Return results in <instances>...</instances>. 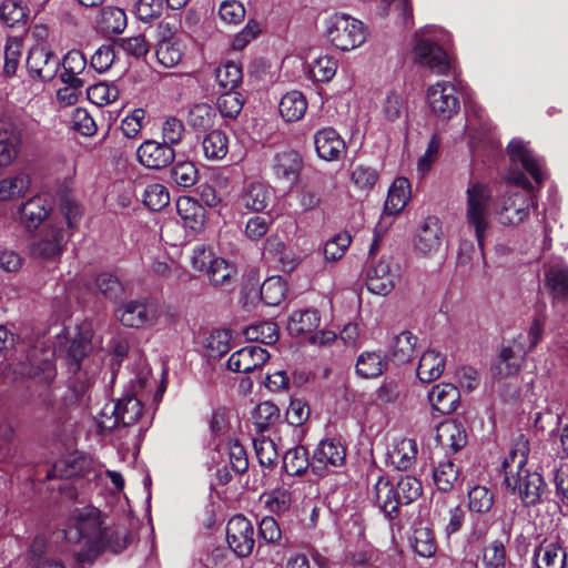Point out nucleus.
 <instances>
[{
  "instance_id": "nucleus-59",
  "label": "nucleus",
  "mask_w": 568,
  "mask_h": 568,
  "mask_svg": "<svg viewBox=\"0 0 568 568\" xmlns=\"http://www.w3.org/2000/svg\"><path fill=\"white\" fill-rule=\"evenodd\" d=\"M351 242L352 237L346 232L339 233L328 240L324 245L325 260L329 262L338 261L345 254Z\"/></svg>"
},
{
  "instance_id": "nucleus-44",
  "label": "nucleus",
  "mask_w": 568,
  "mask_h": 568,
  "mask_svg": "<svg viewBox=\"0 0 568 568\" xmlns=\"http://www.w3.org/2000/svg\"><path fill=\"white\" fill-rule=\"evenodd\" d=\"M280 417V408L272 402L260 403L252 412V420L258 433L275 425Z\"/></svg>"
},
{
  "instance_id": "nucleus-57",
  "label": "nucleus",
  "mask_w": 568,
  "mask_h": 568,
  "mask_svg": "<svg viewBox=\"0 0 568 568\" xmlns=\"http://www.w3.org/2000/svg\"><path fill=\"white\" fill-rule=\"evenodd\" d=\"M494 505V495L484 486H476L468 493V506L478 514L488 513Z\"/></svg>"
},
{
  "instance_id": "nucleus-64",
  "label": "nucleus",
  "mask_w": 568,
  "mask_h": 568,
  "mask_svg": "<svg viewBox=\"0 0 568 568\" xmlns=\"http://www.w3.org/2000/svg\"><path fill=\"white\" fill-rule=\"evenodd\" d=\"M291 493L285 488L272 490L265 499V506L272 513L282 514L291 507Z\"/></svg>"
},
{
  "instance_id": "nucleus-1",
  "label": "nucleus",
  "mask_w": 568,
  "mask_h": 568,
  "mask_svg": "<svg viewBox=\"0 0 568 568\" xmlns=\"http://www.w3.org/2000/svg\"><path fill=\"white\" fill-rule=\"evenodd\" d=\"M114 531L102 527L99 509L84 507L75 509L70 519L64 537L77 548L73 557L78 564H92L105 546L114 551L124 548V544L113 541Z\"/></svg>"
},
{
  "instance_id": "nucleus-17",
  "label": "nucleus",
  "mask_w": 568,
  "mask_h": 568,
  "mask_svg": "<svg viewBox=\"0 0 568 568\" xmlns=\"http://www.w3.org/2000/svg\"><path fill=\"white\" fill-rule=\"evenodd\" d=\"M38 130L39 123L34 120L0 115V142H22L33 139Z\"/></svg>"
},
{
  "instance_id": "nucleus-8",
  "label": "nucleus",
  "mask_w": 568,
  "mask_h": 568,
  "mask_svg": "<svg viewBox=\"0 0 568 568\" xmlns=\"http://www.w3.org/2000/svg\"><path fill=\"white\" fill-rule=\"evenodd\" d=\"M537 203L532 195L525 192H513L501 196L496 212L503 225H518L524 222Z\"/></svg>"
},
{
  "instance_id": "nucleus-11",
  "label": "nucleus",
  "mask_w": 568,
  "mask_h": 568,
  "mask_svg": "<svg viewBox=\"0 0 568 568\" xmlns=\"http://www.w3.org/2000/svg\"><path fill=\"white\" fill-rule=\"evenodd\" d=\"M443 241L442 222L437 216H427L418 226L414 237L416 253L430 256L435 254Z\"/></svg>"
},
{
  "instance_id": "nucleus-27",
  "label": "nucleus",
  "mask_w": 568,
  "mask_h": 568,
  "mask_svg": "<svg viewBox=\"0 0 568 568\" xmlns=\"http://www.w3.org/2000/svg\"><path fill=\"white\" fill-rule=\"evenodd\" d=\"M410 197V183L408 179L399 176L392 183L384 205V214L394 216L407 204Z\"/></svg>"
},
{
  "instance_id": "nucleus-35",
  "label": "nucleus",
  "mask_w": 568,
  "mask_h": 568,
  "mask_svg": "<svg viewBox=\"0 0 568 568\" xmlns=\"http://www.w3.org/2000/svg\"><path fill=\"white\" fill-rule=\"evenodd\" d=\"M445 367V357L434 349L426 351L418 363L417 376L420 382L429 383L438 378Z\"/></svg>"
},
{
  "instance_id": "nucleus-54",
  "label": "nucleus",
  "mask_w": 568,
  "mask_h": 568,
  "mask_svg": "<svg viewBox=\"0 0 568 568\" xmlns=\"http://www.w3.org/2000/svg\"><path fill=\"white\" fill-rule=\"evenodd\" d=\"M231 333L227 329L212 331L205 339L204 346L211 357H222L230 351Z\"/></svg>"
},
{
  "instance_id": "nucleus-50",
  "label": "nucleus",
  "mask_w": 568,
  "mask_h": 568,
  "mask_svg": "<svg viewBox=\"0 0 568 568\" xmlns=\"http://www.w3.org/2000/svg\"><path fill=\"white\" fill-rule=\"evenodd\" d=\"M69 386L77 397L83 396L94 383V372L87 371V364H79L78 369H68Z\"/></svg>"
},
{
  "instance_id": "nucleus-58",
  "label": "nucleus",
  "mask_w": 568,
  "mask_h": 568,
  "mask_svg": "<svg viewBox=\"0 0 568 568\" xmlns=\"http://www.w3.org/2000/svg\"><path fill=\"white\" fill-rule=\"evenodd\" d=\"M253 446L258 463L265 467H273L276 464L278 454L275 443L267 437L254 438Z\"/></svg>"
},
{
  "instance_id": "nucleus-37",
  "label": "nucleus",
  "mask_w": 568,
  "mask_h": 568,
  "mask_svg": "<svg viewBox=\"0 0 568 568\" xmlns=\"http://www.w3.org/2000/svg\"><path fill=\"white\" fill-rule=\"evenodd\" d=\"M546 286L554 302L568 303V268L561 265L551 266L546 273Z\"/></svg>"
},
{
  "instance_id": "nucleus-19",
  "label": "nucleus",
  "mask_w": 568,
  "mask_h": 568,
  "mask_svg": "<svg viewBox=\"0 0 568 568\" xmlns=\"http://www.w3.org/2000/svg\"><path fill=\"white\" fill-rule=\"evenodd\" d=\"M140 163L149 169H161L175 158L172 144H140L136 150Z\"/></svg>"
},
{
  "instance_id": "nucleus-6",
  "label": "nucleus",
  "mask_w": 568,
  "mask_h": 568,
  "mask_svg": "<svg viewBox=\"0 0 568 568\" xmlns=\"http://www.w3.org/2000/svg\"><path fill=\"white\" fill-rule=\"evenodd\" d=\"M542 326L538 320H535L528 331L529 346L525 348L519 341L514 342V346L504 347L499 354V363L496 366L497 374L500 377L509 376L518 372L520 361L531 351L540 341Z\"/></svg>"
},
{
  "instance_id": "nucleus-9",
  "label": "nucleus",
  "mask_w": 568,
  "mask_h": 568,
  "mask_svg": "<svg viewBox=\"0 0 568 568\" xmlns=\"http://www.w3.org/2000/svg\"><path fill=\"white\" fill-rule=\"evenodd\" d=\"M226 539L231 549L239 557L248 556L254 547V528L242 515L232 517L226 526Z\"/></svg>"
},
{
  "instance_id": "nucleus-28",
  "label": "nucleus",
  "mask_w": 568,
  "mask_h": 568,
  "mask_svg": "<svg viewBox=\"0 0 568 568\" xmlns=\"http://www.w3.org/2000/svg\"><path fill=\"white\" fill-rule=\"evenodd\" d=\"M92 332L90 329H81L72 339L65 363L68 369H78L79 364H87V356L92 349Z\"/></svg>"
},
{
  "instance_id": "nucleus-56",
  "label": "nucleus",
  "mask_w": 568,
  "mask_h": 568,
  "mask_svg": "<svg viewBox=\"0 0 568 568\" xmlns=\"http://www.w3.org/2000/svg\"><path fill=\"white\" fill-rule=\"evenodd\" d=\"M351 181L359 191L368 193L378 181V172L369 166L356 165L351 172Z\"/></svg>"
},
{
  "instance_id": "nucleus-12",
  "label": "nucleus",
  "mask_w": 568,
  "mask_h": 568,
  "mask_svg": "<svg viewBox=\"0 0 568 568\" xmlns=\"http://www.w3.org/2000/svg\"><path fill=\"white\" fill-rule=\"evenodd\" d=\"M61 65L59 57L43 45L33 47L27 58V68L30 74L43 81L52 80Z\"/></svg>"
},
{
  "instance_id": "nucleus-14",
  "label": "nucleus",
  "mask_w": 568,
  "mask_h": 568,
  "mask_svg": "<svg viewBox=\"0 0 568 568\" xmlns=\"http://www.w3.org/2000/svg\"><path fill=\"white\" fill-rule=\"evenodd\" d=\"M346 450L344 446L335 439L322 440L314 450L312 459V469L322 475L329 468H336L344 464Z\"/></svg>"
},
{
  "instance_id": "nucleus-46",
  "label": "nucleus",
  "mask_w": 568,
  "mask_h": 568,
  "mask_svg": "<svg viewBox=\"0 0 568 568\" xmlns=\"http://www.w3.org/2000/svg\"><path fill=\"white\" fill-rule=\"evenodd\" d=\"M286 283L280 276L265 280L261 286V300L265 305L277 306L286 295Z\"/></svg>"
},
{
  "instance_id": "nucleus-16",
  "label": "nucleus",
  "mask_w": 568,
  "mask_h": 568,
  "mask_svg": "<svg viewBox=\"0 0 568 568\" xmlns=\"http://www.w3.org/2000/svg\"><path fill=\"white\" fill-rule=\"evenodd\" d=\"M270 358L268 352L257 345H248L234 352L227 361L229 369L250 373L262 367Z\"/></svg>"
},
{
  "instance_id": "nucleus-42",
  "label": "nucleus",
  "mask_w": 568,
  "mask_h": 568,
  "mask_svg": "<svg viewBox=\"0 0 568 568\" xmlns=\"http://www.w3.org/2000/svg\"><path fill=\"white\" fill-rule=\"evenodd\" d=\"M417 455V445L413 439L404 438L398 442L390 453L392 464L399 470L410 468Z\"/></svg>"
},
{
  "instance_id": "nucleus-26",
  "label": "nucleus",
  "mask_w": 568,
  "mask_h": 568,
  "mask_svg": "<svg viewBox=\"0 0 568 568\" xmlns=\"http://www.w3.org/2000/svg\"><path fill=\"white\" fill-rule=\"evenodd\" d=\"M50 203L42 196H34L20 207V221L27 229H37L48 216Z\"/></svg>"
},
{
  "instance_id": "nucleus-60",
  "label": "nucleus",
  "mask_w": 568,
  "mask_h": 568,
  "mask_svg": "<svg viewBox=\"0 0 568 568\" xmlns=\"http://www.w3.org/2000/svg\"><path fill=\"white\" fill-rule=\"evenodd\" d=\"M337 61L328 55L315 59L311 65L312 77L320 82L329 81L336 73Z\"/></svg>"
},
{
  "instance_id": "nucleus-24",
  "label": "nucleus",
  "mask_w": 568,
  "mask_h": 568,
  "mask_svg": "<svg viewBox=\"0 0 568 568\" xmlns=\"http://www.w3.org/2000/svg\"><path fill=\"white\" fill-rule=\"evenodd\" d=\"M373 498L382 511L389 518L396 517L399 501L396 498L395 486L387 478L379 477L373 487Z\"/></svg>"
},
{
  "instance_id": "nucleus-13",
  "label": "nucleus",
  "mask_w": 568,
  "mask_h": 568,
  "mask_svg": "<svg viewBox=\"0 0 568 568\" xmlns=\"http://www.w3.org/2000/svg\"><path fill=\"white\" fill-rule=\"evenodd\" d=\"M65 234L61 224H49L41 232L38 241L30 246L34 257L52 258L60 255L65 245Z\"/></svg>"
},
{
  "instance_id": "nucleus-43",
  "label": "nucleus",
  "mask_w": 568,
  "mask_h": 568,
  "mask_svg": "<svg viewBox=\"0 0 568 568\" xmlns=\"http://www.w3.org/2000/svg\"><path fill=\"white\" fill-rule=\"evenodd\" d=\"M236 274L235 267L224 258L217 257L206 268V275L212 285L216 287H229Z\"/></svg>"
},
{
  "instance_id": "nucleus-47",
  "label": "nucleus",
  "mask_w": 568,
  "mask_h": 568,
  "mask_svg": "<svg viewBox=\"0 0 568 568\" xmlns=\"http://www.w3.org/2000/svg\"><path fill=\"white\" fill-rule=\"evenodd\" d=\"M119 423L123 427L135 424L142 416V404L133 396H125L115 403Z\"/></svg>"
},
{
  "instance_id": "nucleus-30",
  "label": "nucleus",
  "mask_w": 568,
  "mask_h": 568,
  "mask_svg": "<svg viewBox=\"0 0 568 568\" xmlns=\"http://www.w3.org/2000/svg\"><path fill=\"white\" fill-rule=\"evenodd\" d=\"M62 67V82L72 88H82L84 85V80L79 78V74H81L87 67V59L81 51H69L63 58Z\"/></svg>"
},
{
  "instance_id": "nucleus-21",
  "label": "nucleus",
  "mask_w": 568,
  "mask_h": 568,
  "mask_svg": "<svg viewBox=\"0 0 568 568\" xmlns=\"http://www.w3.org/2000/svg\"><path fill=\"white\" fill-rule=\"evenodd\" d=\"M176 211L184 226L200 233L205 224V209L190 196H181L176 201Z\"/></svg>"
},
{
  "instance_id": "nucleus-61",
  "label": "nucleus",
  "mask_w": 568,
  "mask_h": 568,
  "mask_svg": "<svg viewBox=\"0 0 568 568\" xmlns=\"http://www.w3.org/2000/svg\"><path fill=\"white\" fill-rule=\"evenodd\" d=\"M95 286L109 300H118L123 293L122 284L110 273L99 274L95 278Z\"/></svg>"
},
{
  "instance_id": "nucleus-38",
  "label": "nucleus",
  "mask_w": 568,
  "mask_h": 568,
  "mask_svg": "<svg viewBox=\"0 0 568 568\" xmlns=\"http://www.w3.org/2000/svg\"><path fill=\"white\" fill-rule=\"evenodd\" d=\"M307 102L300 91H291L284 94L280 101L278 110L287 122L297 121L305 114Z\"/></svg>"
},
{
  "instance_id": "nucleus-40",
  "label": "nucleus",
  "mask_w": 568,
  "mask_h": 568,
  "mask_svg": "<svg viewBox=\"0 0 568 568\" xmlns=\"http://www.w3.org/2000/svg\"><path fill=\"white\" fill-rule=\"evenodd\" d=\"M387 362L376 352L362 353L356 362V373L363 378H374L383 374Z\"/></svg>"
},
{
  "instance_id": "nucleus-63",
  "label": "nucleus",
  "mask_w": 568,
  "mask_h": 568,
  "mask_svg": "<svg viewBox=\"0 0 568 568\" xmlns=\"http://www.w3.org/2000/svg\"><path fill=\"white\" fill-rule=\"evenodd\" d=\"M245 335L248 339H256L263 344H273L277 341V326L272 322H264L246 329Z\"/></svg>"
},
{
  "instance_id": "nucleus-33",
  "label": "nucleus",
  "mask_w": 568,
  "mask_h": 568,
  "mask_svg": "<svg viewBox=\"0 0 568 568\" xmlns=\"http://www.w3.org/2000/svg\"><path fill=\"white\" fill-rule=\"evenodd\" d=\"M417 337L408 331H403L396 335L389 347V358L395 364H406L410 362L415 354Z\"/></svg>"
},
{
  "instance_id": "nucleus-36",
  "label": "nucleus",
  "mask_w": 568,
  "mask_h": 568,
  "mask_svg": "<svg viewBox=\"0 0 568 568\" xmlns=\"http://www.w3.org/2000/svg\"><path fill=\"white\" fill-rule=\"evenodd\" d=\"M31 179L27 173L19 172L0 180V202L17 200L28 192Z\"/></svg>"
},
{
  "instance_id": "nucleus-18",
  "label": "nucleus",
  "mask_w": 568,
  "mask_h": 568,
  "mask_svg": "<svg viewBox=\"0 0 568 568\" xmlns=\"http://www.w3.org/2000/svg\"><path fill=\"white\" fill-rule=\"evenodd\" d=\"M507 151L513 163L520 164L541 185L546 180V172L540 159L536 158L525 144H508Z\"/></svg>"
},
{
  "instance_id": "nucleus-39",
  "label": "nucleus",
  "mask_w": 568,
  "mask_h": 568,
  "mask_svg": "<svg viewBox=\"0 0 568 568\" xmlns=\"http://www.w3.org/2000/svg\"><path fill=\"white\" fill-rule=\"evenodd\" d=\"M483 568H511L513 565H508V557L505 544L499 540H493L481 549L480 556Z\"/></svg>"
},
{
  "instance_id": "nucleus-48",
  "label": "nucleus",
  "mask_w": 568,
  "mask_h": 568,
  "mask_svg": "<svg viewBox=\"0 0 568 568\" xmlns=\"http://www.w3.org/2000/svg\"><path fill=\"white\" fill-rule=\"evenodd\" d=\"M394 486L399 506L415 501L423 491L422 483L413 476H402Z\"/></svg>"
},
{
  "instance_id": "nucleus-53",
  "label": "nucleus",
  "mask_w": 568,
  "mask_h": 568,
  "mask_svg": "<svg viewBox=\"0 0 568 568\" xmlns=\"http://www.w3.org/2000/svg\"><path fill=\"white\" fill-rule=\"evenodd\" d=\"M143 203L152 211L162 210L170 203L168 189L160 183L148 185L143 191Z\"/></svg>"
},
{
  "instance_id": "nucleus-41",
  "label": "nucleus",
  "mask_w": 568,
  "mask_h": 568,
  "mask_svg": "<svg viewBox=\"0 0 568 568\" xmlns=\"http://www.w3.org/2000/svg\"><path fill=\"white\" fill-rule=\"evenodd\" d=\"M312 466L304 446L290 448L283 457V468L290 476H301Z\"/></svg>"
},
{
  "instance_id": "nucleus-7",
  "label": "nucleus",
  "mask_w": 568,
  "mask_h": 568,
  "mask_svg": "<svg viewBox=\"0 0 568 568\" xmlns=\"http://www.w3.org/2000/svg\"><path fill=\"white\" fill-rule=\"evenodd\" d=\"M427 102L434 115L449 120L460 109L456 87L449 81L437 82L427 90Z\"/></svg>"
},
{
  "instance_id": "nucleus-3",
  "label": "nucleus",
  "mask_w": 568,
  "mask_h": 568,
  "mask_svg": "<svg viewBox=\"0 0 568 568\" xmlns=\"http://www.w3.org/2000/svg\"><path fill=\"white\" fill-rule=\"evenodd\" d=\"M493 193L483 182H469L466 189L464 226L474 234L478 248L484 251V242L490 229V206Z\"/></svg>"
},
{
  "instance_id": "nucleus-22",
  "label": "nucleus",
  "mask_w": 568,
  "mask_h": 568,
  "mask_svg": "<svg viewBox=\"0 0 568 568\" xmlns=\"http://www.w3.org/2000/svg\"><path fill=\"white\" fill-rule=\"evenodd\" d=\"M428 399L435 410L440 414H450L458 406L459 390L449 383L436 384L428 393Z\"/></svg>"
},
{
  "instance_id": "nucleus-23",
  "label": "nucleus",
  "mask_w": 568,
  "mask_h": 568,
  "mask_svg": "<svg viewBox=\"0 0 568 568\" xmlns=\"http://www.w3.org/2000/svg\"><path fill=\"white\" fill-rule=\"evenodd\" d=\"M436 442L447 452L457 453L467 443V435L456 422L440 423L436 429Z\"/></svg>"
},
{
  "instance_id": "nucleus-25",
  "label": "nucleus",
  "mask_w": 568,
  "mask_h": 568,
  "mask_svg": "<svg viewBox=\"0 0 568 568\" xmlns=\"http://www.w3.org/2000/svg\"><path fill=\"white\" fill-rule=\"evenodd\" d=\"M273 197L272 189L262 182H251L241 194V203L254 212L264 211Z\"/></svg>"
},
{
  "instance_id": "nucleus-20",
  "label": "nucleus",
  "mask_w": 568,
  "mask_h": 568,
  "mask_svg": "<svg viewBox=\"0 0 568 568\" xmlns=\"http://www.w3.org/2000/svg\"><path fill=\"white\" fill-rule=\"evenodd\" d=\"M566 559V550L556 541H542L535 548L532 556L536 568H565Z\"/></svg>"
},
{
  "instance_id": "nucleus-55",
  "label": "nucleus",
  "mask_w": 568,
  "mask_h": 568,
  "mask_svg": "<svg viewBox=\"0 0 568 568\" xmlns=\"http://www.w3.org/2000/svg\"><path fill=\"white\" fill-rule=\"evenodd\" d=\"M242 68L230 61L216 70V81L223 90H234L242 81Z\"/></svg>"
},
{
  "instance_id": "nucleus-49",
  "label": "nucleus",
  "mask_w": 568,
  "mask_h": 568,
  "mask_svg": "<svg viewBox=\"0 0 568 568\" xmlns=\"http://www.w3.org/2000/svg\"><path fill=\"white\" fill-rule=\"evenodd\" d=\"M27 19V11L18 0H4L0 4V20L10 28L23 24Z\"/></svg>"
},
{
  "instance_id": "nucleus-4",
  "label": "nucleus",
  "mask_w": 568,
  "mask_h": 568,
  "mask_svg": "<svg viewBox=\"0 0 568 568\" xmlns=\"http://www.w3.org/2000/svg\"><path fill=\"white\" fill-rule=\"evenodd\" d=\"M326 36L334 47L342 51L359 47L366 39L361 21L347 14H334L326 20Z\"/></svg>"
},
{
  "instance_id": "nucleus-2",
  "label": "nucleus",
  "mask_w": 568,
  "mask_h": 568,
  "mask_svg": "<svg viewBox=\"0 0 568 568\" xmlns=\"http://www.w3.org/2000/svg\"><path fill=\"white\" fill-rule=\"evenodd\" d=\"M528 442L521 438L510 450L503 463L505 481L509 488L517 491L524 506H535L541 501L546 484L541 475L527 469Z\"/></svg>"
},
{
  "instance_id": "nucleus-52",
  "label": "nucleus",
  "mask_w": 568,
  "mask_h": 568,
  "mask_svg": "<svg viewBox=\"0 0 568 568\" xmlns=\"http://www.w3.org/2000/svg\"><path fill=\"white\" fill-rule=\"evenodd\" d=\"M244 104L242 94L235 90H224L217 98V108L225 118H236Z\"/></svg>"
},
{
  "instance_id": "nucleus-15",
  "label": "nucleus",
  "mask_w": 568,
  "mask_h": 568,
  "mask_svg": "<svg viewBox=\"0 0 568 568\" xmlns=\"http://www.w3.org/2000/svg\"><path fill=\"white\" fill-rule=\"evenodd\" d=\"M116 316L124 326L139 328L154 324L156 311L143 301H131L119 307Z\"/></svg>"
},
{
  "instance_id": "nucleus-10",
  "label": "nucleus",
  "mask_w": 568,
  "mask_h": 568,
  "mask_svg": "<svg viewBox=\"0 0 568 568\" xmlns=\"http://www.w3.org/2000/svg\"><path fill=\"white\" fill-rule=\"evenodd\" d=\"M413 53L415 61L438 74H445L450 68L446 51L428 39L417 37Z\"/></svg>"
},
{
  "instance_id": "nucleus-34",
  "label": "nucleus",
  "mask_w": 568,
  "mask_h": 568,
  "mask_svg": "<svg viewBox=\"0 0 568 568\" xmlns=\"http://www.w3.org/2000/svg\"><path fill=\"white\" fill-rule=\"evenodd\" d=\"M97 24L105 34H120L126 28V14L119 7L108 6L101 9Z\"/></svg>"
},
{
  "instance_id": "nucleus-32",
  "label": "nucleus",
  "mask_w": 568,
  "mask_h": 568,
  "mask_svg": "<svg viewBox=\"0 0 568 568\" xmlns=\"http://www.w3.org/2000/svg\"><path fill=\"white\" fill-rule=\"evenodd\" d=\"M302 169V158L291 149H287L275 156L274 172L277 178L295 182Z\"/></svg>"
},
{
  "instance_id": "nucleus-29",
  "label": "nucleus",
  "mask_w": 568,
  "mask_h": 568,
  "mask_svg": "<svg viewBox=\"0 0 568 568\" xmlns=\"http://www.w3.org/2000/svg\"><path fill=\"white\" fill-rule=\"evenodd\" d=\"M320 314L316 310H300L293 312L287 320V332L298 337L312 334L320 325Z\"/></svg>"
},
{
  "instance_id": "nucleus-45",
  "label": "nucleus",
  "mask_w": 568,
  "mask_h": 568,
  "mask_svg": "<svg viewBox=\"0 0 568 568\" xmlns=\"http://www.w3.org/2000/svg\"><path fill=\"white\" fill-rule=\"evenodd\" d=\"M410 544L415 554L423 558L433 557L437 550L435 535L428 527L415 528Z\"/></svg>"
},
{
  "instance_id": "nucleus-51",
  "label": "nucleus",
  "mask_w": 568,
  "mask_h": 568,
  "mask_svg": "<svg viewBox=\"0 0 568 568\" xmlns=\"http://www.w3.org/2000/svg\"><path fill=\"white\" fill-rule=\"evenodd\" d=\"M434 484L440 491H449L458 479V469L452 462L440 463L433 471Z\"/></svg>"
},
{
  "instance_id": "nucleus-31",
  "label": "nucleus",
  "mask_w": 568,
  "mask_h": 568,
  "mask_svg": "<svg viewBox=\"0 0 568 568\" xmlns=\"http://www.w3.org/2000/svg\"><path fill=\"white\" fill-rule=\"evenodd\" d=\"M185 45L179 37H169L162 39L155 50L158 62L164 68H174L184 55Z\"/></svg>"
},
{
  "instance_id": "nucleus-62",
  "label": "nucleus",
  "mask_w": 568,
  "mask_h": 568,
  "mask_svg": "<svg viewBox=\"0 0 568 568\" xmlns=\"http://www.w3.org/2000/svg\"><path fill=\"white\" fill-rule=\"evenodd\" d=\"M171 176L178 185L190 187L197 180V170L191 162H180L172 168Z\"/></svg>"
},
{
  "instance_id": "nucleus-5",
  "label": "nucleus",
  "mask_w": 568,
  "mask_h": 568,
  "mask_svg": "<svg viewBox=\"0 0 568 568\" xmlns=\"http://www.w3.org/2000/svg\"><path fill=\"white\" fill-rule=\"evenodd\" d=\"M399 278V265L392 257L384 256L367 266L365 284L371 293L386 296L395 288Z\"/></svg>"
}]
</instances>
